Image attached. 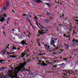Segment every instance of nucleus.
<instances>
[{
	"label": "nucleus",
	"instance_id": "nucleus-1",
	"mask_svg": "<svg viewBox=\"0 0 78 78\" xmlns=\"http://www.w3.org/2000/svg\"><path fill=\"white\" fill-rule=\"evenodd\" d=\"M40 28L41 29V31L40 30L39 31V34L37 35L38 36V37L39 36V35H40V34H41V35H43V34H44V33H46L44 31H48V30H47V29L45 27L41 26Z\"/></svg>",
	"mask_w": 78,
	"mask_h": 78
},
{
	"label": "nucleus",
	"instance_id": "nucleus-2",
	"mask_svg": "<svg viewBox=\"0 0 78 78\" xmlns=\"http://www.w3.org/2000/svg\"><path fill=\"white\" fill-rule=\"evenodd\" d=\"M9 75H11V76H12V78H15L16 76H17V71H14L13 72L12 71H10L9 72Z\"/></svg>",
	"mask_w": 78,
	"mask_h": 78
},
{
	"label": "nucleus",
	"instance_id": "nucleus-3",
	"mask_svg": "<svg viewBox=\"0 0 78 78\" xmlns=\"http://www.w3.org/2000/svg\"><path fill=\"white\" fill-rule=\"evenodd\" d=\"M51 40L50 44L51 45H55V43H56V39L54 37L51 38Z\"/></svg>",
	"mask_w": 78,
	"mask_h": 78
},
{
	"label": "nucleus",
	"instance_id": "nucleus-4",
	"mask_svg": "<svg viewBox=\"0 0 78 78\" xmlns=\"http://www.w3.org/2000/svg\"><path fill=\"white\" fill-rule=\"evenodd\" d=\"M4 15H0V21L2 22H3V21L5 20V18H4Z\"/></svg>",
	"mask_w": 78,
	"mask_h": 78
},
{
	"label": "nucleus",
	"instance_id": "nucleus-5",
	"mask_svg": "<svg viewBox=\"0 0 78 78\" xmlns=\"http://www.w3.org/2000/svg\"><path fill=\"white\" fill-rule=\"evenodd\" d=\"M39 62H41V65H42L43 66H47V64H46V63H45V62H42L40 61Z\"/></svg>",
	"mask_w": 78,
	"mask_h": 78
},
{
	"label": "nucleus",
	"instance_id": "nucleus-6",
	"mask_svg": "<svg viewBox=\"0 0 78 78\" xmlns=\"http://www.w3.org/2000/svg\"><path fill=\"white\" fill-rule=\"evenodd\" d=\"M33 1H34V2H36V3H42V1L41 0H32Z\"/></svg>",
	"mask_w": 78,
	"mask_h": 78
},
{
	"label": "nucleus",
	"instance_id": "nucleus-7",
	"mask_svg": "<svg viewBox=\"0 0 78 78\" xmlns=\"http://www.w3.org/2000/svg\"><path fill=\"white\" fill-rule=\"evenodd\" d=\"M25 56V53H24V52H23L21 54V55L20 56V57H21V58H23L24 56Z\"/></svg>",
	"mask_w": 78,
	"mask_h": 78
},
{
	"label": "nucleus",
	"instance_id": "nucleus-8",
	"mask_svg": "<svg viewBox=\"0 0 78 78\" xmlns=\"http://www.w3.org/2000/svg\"><path fill=\"white\" fill-rule=\"evenodd\" d=\"M44 13L46 15H47V16H49V15H50V13L47 11H45Z\"/></svg>",
	"mask_w": 78,
	"mask_h": 78
},
{
	"label": "nucleus",
	"instance_id": "nucleus-9",
	"mask_svg": "<svg viewBox=\"0 0 78 78\" xmlns=\"http://www.w3.org/2000/svg\"><path fill=\"white\" fill-rule=\"evenodd\" d=\"M20 70H22V72H23V71H25L26 70H27V69L24 68H20Z\"/></svg>",
	"mask_w": 78,
	"mask_h": 78
},
{
	"label": "nucleus",
	"instance_id": "nucleus-10",
	"mask_svg": "<svg viewBox=\"0 0 78 78\" xmlns=\"http://www.w3.org/2000/svg\"><path fill=\"white\" fill-rule=\"evenodd\" d=\"M5 69H6V68H4V67H1L0 69V71H3V70H5Z\"/></svg>",
	"mask_w": 78,
	"mask_h": 78
},
{
	"label": "nucleus",
	"instance_id": "nucleus-11",
	"mask_svg": "<svg viewBox=\"0 0 78 78\" xmlns=\"http://www.w3.org/2000/svg\"><path fill=\"white\" fill-rule=\"evenodd\" d=\"M44 22H45L46 23H50V20H45Z\"/></svg>",
	"mask_w": 78,
	"mask_h": 78
},
{
	"label": "nucleus",
	"instance_id": "nucleus-12",
	"mask_svg": "<svg viewBox=\"0 0 78 78\" xmlns=\"http://www.w3.org/2000/svg\"><path fill=\"white\" fill-rule=\"evenodd\" d=\"M73 43H74V44H76V42H78V41L74 39L72 40Z\"/></svg>",
	"mask_w": 78,
	"mask_h": 78
},
{
	"label": "nucleus",
	"instance_id": "nucleus-13",
	"mask_svg": "<svg viewBox=\"0 0 78 78\" xmlns=\"http://www.w3.org/2000/svg\"><path fill=\"white\" fill-rule=\"evenodd\" d=\"M25 43H26V42L25 41V40H23L21 41V44L23 45H24V44H25Z\"/></svg>",
	"mask_w": 78,
	"mask_h": 78
},
{
	"label": "nucleus",
	"instance_id": "nucleus-14",
	"mask_svg": "<svg viewBox=\"0 0 78 78\" xmlns=\"http://www.w3.org/2000/svg\"><path fill=\"white\" fill-rule=\"evenodd\" d=\"M10 57H11V58H16V56H17L16 55H9Z\"/></svg>",
	"mask_w": 78,
	"mask_h": 78
},
{
	"label": "nucleus",
	"instance_id": "nucleus-15",
	"mask_svg": "<svg viewBox=\"0 0 78 78\" xmlns=\"http://www.w3.org/2000/svg\"><path fill=\"white\" fill-rule=\"evenodd\" d=\"M5 5H6V6L7 7H8V6H9V3H8V2H6V3L5 4Z\"/></svg>",
	"mask_w": 78,
	"mask_h": 78
},
{
	"label": "nucleus",
	"instance_id": "nucleus-16",
	"mask_svg": "<svg viewBox=\"0 0 78 78\" xmlns=\"http://www.w3.org/2000/svg\"><path fill=\"white\" fill-rule=\"evenodd\" d=\"M3 8L4 10H7L8 9V7H3Z\"/></svg>",
	"mask_w": 78,
	"mask_h": 78
},
{
	"label": "nucleus",
	"instance_id": "nucleus-17",
	"mask_svg": "<svg viewBox=\"0 0 78 78\" xmlns=\"http://www.w3.org/2000/svg\"><path fill=\"white\" fill-rule=\"evenodd\" d=\"M25 65L24 64H22L21 65V67L20 68H23L24 67H25Z\"/></svg>",
	"mask_w": 78,
	"mask_h": 78
},
{
	"label": "nucleus",
	"instance_id": "nucleus-18",
	"mask_svg": "<svg viewBox=\"0 0 78 78\" xmlns=\"http://www.w3.org/2000/svg\"><path fill=\"white\" fill-rule=\"evenodd\" d=\"M47 50L48 51V52H49V53H50V52H51V50H50V49H47Z\"/></svg>",
	"mask_w": 78,
	"mask_h": 78
},
{
	"label": "nucleus",
	"instance_id": "nucleus-19",
	"mask_svg": "<svg viewBox=\"0 0 78 78\" xmlns=\"http://www.w3.org/2000/svg\"><path fill=\"white\" fill-rule=\"evenodd\" d=\"M53 68H56L57 67V65H55L54 66H53Z\"/></svg>",
	"mask_w": 78,
	"mask_h": 78
},
{
	"label": "nucleus",
	"instance_id": "nucleus-20",
	"mask_svg": "<svg viewBox=\"0 0 78 78\" xmlns=\"http://www.w3.org/2000/svg\"><path fill=\"white\" fill-rule=\"evenodd\" d=\"M24 59H26V61H27V58H28V57L27 56H25L23 58Z\"/></svg>",
	"mask_w": 78,
	"mask_h": 78
},
{
	"label": "nucleus",
	"instance_id": "nucleus-21",
	"mask_svg": "<svg viewBox=\"0 0 78 78\" xmlns=\"http://www.w3.org/2000/svg\"><path fill=\"white\" fill-rule=\"evenodd\" d=\"M65 46H66V48H67V49H68V47H69V45L65 44Z\"/></svg>",
	"mask_w": 78,
	"mask_h": 78
},
{
	"label": "nucleus",
	"instance_id": "nucleus-22",
	"mask_svg": "<svg viewBox=\"0 0 78 78\" xmlns=\"http://www.w3.org/2000/svg\"><path fill=\"white\" fill-rule=\"evenodd\" d=\"M52 36H53V34H51V35H49V37L50 38H51L52 37Z\"/></svg>",
	"mask_w": 78,
	"mask_h": 78
},
{
	"label": "nucleus",
	"instance_id": "nucleus-23",
	"mask_svg": "<svg viewBox=\"0 0 78 78\" xmlns=\"http://www.w3.org/2000/svg\"><path fill=\"white\" fill-rule=\"evenodd\" d=\"M3 60H0V62L2 63V64H3Z\"/></svg>",
	"mask_w": 78,
	"mask_h": 78
},
{
	"label": "nucleus",
	"instance_id": "nucleus-24",
	"mask_svg": "<svg viewBox=\"0 0 78 78\" xmlns=\"http://www.w3.org/2000/svg\"><path fill=\"white\" fill-rule=\"evenodd\" d=\"M63 27L64 28V29L65 30H66V28H67V27L66 26H63Z\"/></svg>",
	"mask_w": 78,
	"mask_h": 78
},
{
	"label": "nucleus",
	"instance_id": "nucleus-25",
	"mask_svg": "<svg viewBox=\"0 0 78 78\" xmlns=\"http://www.w3.org/2000/svg\"><path fill=\"white\" fill-rule=\"evenodd\" d=\"M7 75H6L5 76H4L3 77V78H7Z\"/></svg>",
	"mask_w": 78,
	"mask_h": 78
},
{
	"label": "nucleus",
	"instance_id": "nucleus-26",
	"mask_svg": "<svg viewBox=\"0 0 78 78\" xmlns=\"http://www.w3.org/2000/svg\"><path fill=\"white\" fill-rule=\"evenodd\" d=\"M66 73V76H67V75H68L67 74H68V72H67V71H66V73Z\"/></svg>",
	"mask_w": 78,
	"mask_h": 78
},
{
	"label": "nucleus",
	"instance_id": "nucleus-27",
	"mask_svg": "<svg viewBox=\"0 0 78 78\" xmlns=\"http://www.w3.org/2000/svg\"><path fill=\"white\" fill-rule=\"evenodd\" d=\"M23 17H24V18H26V16H25L24 15V14H23Z\"/></svg>",
	"mask_w": 78,
	"mask_h": 78
},
{
	"label": "nucleus",
	"instance_id": "nucleus-28",
	"mask_svg": "<svg viewBox=\"0 0 78 78\" xmlns=\"http://www.w3.org/2000/svg\"><path fill=\"white\" fill-rule=\"evenodd\" d=\"M24 65H27V63L26 62H25V61H24Z\"/></svg>",
	"mask_w": 78,
	"mask_h": 78
},
{
	"label": "nucleus",
	"instance_id": "nucleus-29",
	"mask_svg": "<svg viewBox=\"0 0 78 78\" xmlns=\"http://www.w3.org/2000/svg\"><path fill=\"white\" fill-rule=\"evenodd\" d=\"M1 75H0V77L1 76ZM4 76V75H2V76H1V78H3V77Z\"/></svg>",
	"mask_w": 78,
	"mask_h": 78
},
{
	"label": "nucleus",
	"instance_id": "nucleus-30",
	"mask_svg": "<svg viewBox=\"0 0 78 78\" xmlns=\"http://www.w3.org/2000/svg\"><path fill=\"white\" fill-rule=\"evenodd\" d=\"M30 56V55L27 54V56H26L28 58V57H29Z\"/></svg>",
	"mask_w": 78,
	"mask_h": 78
},
{
	"label": "nucleus",
	"instance_id": "nucleus-31",
	"mask_svg": "<svg viewBox=\"0 0 78 78\" xmlns=\"http://www.w3.org/2000/svg\"><path fill=\"white\" fill-rule=\"evenodd\" d=\"M44 59L45 60H47V57H44Z\"/></svg>",
	"mask_w": 78,
	"mask_h": 78
},
{
	"label": "nucleus",
	"instance_id": "nucleus-32",
	"mask_svg": "<svg viewBox=\"0 0 78 78\" xmlns=\"http://www.w3.org/2000/svg\"><path fill=\"white\" fill-rule=\"evenodd\" d=\"M3 51H4V52H7V51L5 49Z\"/></svg>",
	"mask_w": 78,
	"mask_h": 78
},
{
	"label": "nucleus",
	"instance_id": "nucleus-33",
	"mask_svg": "<svg viewBox=\"0 0 78 78\" xmlns=\"http://www.w3.org/2000/svg\"><path fill=\"white\" fill-rule=\"evenodd\" d=\"M51 6V4L50 3H49L48 4V6L49 7H50Z\"/></svg>",
	"mask_w": 78,
	"mask_h": 78
},
{
	"label": "nucleus",
	"instance_id": "nucleus-34",
	"mask_svg": "<svg viewBox=\"0 0 78 78\" xmlns=\"http://www.w3.org/2000/svg\"><path fill=\"white\" fill-rule=\"evenodd\" d=\"M36 24L38 26V27H39V25H38V24L37 23H36Z\"/></svg>",
	"mask_w": 78,
	"mask_h": 78
},
{
	"label": "nucleus",
	"instance_id": "nucleus-35",
	"mask_svg": "<svg viewBox=\"0 0 78 78\" xmlns=\"http://www.w3.org/2000/svg\"><path fill=\"white\" fill-rule=\"evenodd\" d=\"M30 16V14L29 13L27 14V16Z\"/></svg>",
	"mask_w": 78,
	"mask_h": 78
},
{
	"label": "nucleus",
	"instance_id": "nucleus-36",
	"mask_svg": "<svg viewBox=\"0 0 78 78\" xmlns=\"http://www.w3.org/2000/svg\"><path fill=\"white\" fill-rule=\"evenodd\" d=\"M50 48V46L48 45L47 47V48Z\"/></svg>",
	"mask_w": 78,
	"mask_h": 78
},
{
	"label": "nucleus",
	"instance_id": "nucleus-37",
	"mask_svg": "<svg viewBox=\"0 0 78 78\" xmlns=\"http://www.w3.org/2000/svg\"><path fill=\"white\" fill-rule=\"evenodd\" d=\"M45 62H46V64H48V61H46Z\"/></svg>",
	"mask_w": 78,
	"mask_h": 78
},
{
	"label": "nucleus",
	"instance_id": "nucleus-38",
	"mask_svg": "<svg viewBox=\"0 0 78 78\" xmlns=\"http://www.w3.org/2000/svg\"><path fill=\"white\" fill-rule=\"evenodd\" d=\"M50 19H51V20H52V17H51V16H50L49 17Z\"/></svg>",
	"mask_w": 78,
	"mask_h": 78
},
{
	"label": "nucleus",
	"instance_id": "nucleus-39",
	"mask_svg": "<svg viewBox=\"0 0 78 78\" xmlns=\"http://www.w3.org/2000/svg\"><path fill=\"white\" fill-rule=\"evenodd\" d=\"M16 48H13V50H16Z\"/></svg>",
	"mask_w": 78,
	"mask_h": 78
},
{
	"label": "nucleus",
	"instance_id": "nucleus-40",
	"mask_svg": "<svg viewBox=\"0 0 78 78\" xmlns=\"http://www.w3.org/2000/svg\"><path fill=\"white\" fill-rule=\"evenodd\" d=\"M48 45H47V44H46V45H45V47H48Z\"/></svg>",
	"mask_w": 78,
	"mask_h": 78
},
{
	"label": "nucleus",
	"instance_id": "nucleus-41",
	"mask_svg": "<svg viewBox=\"0 0 78 78\" xmlns=\"http://www.w3.org/2000/svg\"><path fill=\"white\" fill-rule=\"evenodd\" d=\"M59 65H60V66H61V65H64V63H62L61 64H59Z\"/></svg>",
	"mask_w": 78,
	"mask_h": 78
},
{
	"label": "nucleus",
	"instance_id": "nucleus-42",
	"mask_svg": "<svg viewBox=\"0 0 78 78\" xmlns=\"http://www.w3.org/2000/svg\"><path fill=\"white\" fill-rule=\"evenodd\" d=\"M10 19H11L10 18H7V19H8V20H10Z\"/></svg>",
	"mask_w": 78,
	"mask_h": 78
},
{
	"label": "nucleus",
	"instance_id": "nucleus-43",
	"mask_svg": "<svg viewBox=\"0 0 78 78\" xmlns=\"http://www.w3.org/2000/svg\"><path fill=\"white\" fill-rule=\"evenodd\" d=\"M69 31H71V30H72V29H69Z\"/></svg>",
	"mask_w": 78,
	"mask_h": 78
},
{
	"label": "nucleus",
	"instance_id": "nucleus-44",
	"mask_svg": "<svg viewBox=\"0 0 78 78\" xmlns=\"http://www.w3.org/2000/svg\"><path fill=\"white\" fill-rule=\"evenodd\" d=\"M23 59L24 61H25L26 60V59L25 58H23Z\"/></svg>",
	"mask_w": 78,
	"mask_h": 78
},
{
	"label": "nucleus",
	"instance_id": "nucleus-45",
	"mask_svg": "<svg viewBox=\"0 0 78 78\" xmlns=\"http://www.w3.org/2000/svg\"><path fill=\"white\" fill-rule=\"evenodd\" d=\"M53 54V55H56V53H55V52H54Z\"/></svg>",
	"mask_w": 78,
	"mask_h": 78
},
{
	"label": "nucleus",
	"instance_id": "nucleus-46",
	"mask_svg": "<svg viewBox=\"0 0 78 78\" xmlns=\"http://www.w3.org/2000/svg\"><path fill=\"white\" fill-rule=\"evenodd\" d=\"M72 74L71 73H70V72L69 73V75H72Z\"/></svg>",
	"mask_w": 78,
	"mask_h": 78
},
{
	"label": "nucleus",
	"instance_id": "nucleus-47",
	"mask_svg": "<svg viewBox=\"0 0 78 78\" xmlns=\"http://www.w3.org/2000/svg\"><path fill=\"white\" fill-rule=\"evenodd\" d=\"M7 54H11V53L10 52H7Z\"/></svg>",
	"mask_w": 78,
	"mask_h": 78
},
{
	"label": "nucleus",
	"instance_id": "nucleus-48",
	"mask_svg": "<svg viewBox=\"0 0 78 78\" xmlns=\"http://www.w3.org/2000/svg\"><path fill=\"white\" fill-rule=\"evenodd\" d=\"M78 72V70H75V72Z\"/></svg>",
	"mask_w": 78,
	"mask_h": 78
},
{
	"label": "nucleus",
	"instance_id": "nucleus-49",
	"mask_svg": "<svg viewBox=\"0 0 78 78\" xmlns=\"http://www.w3.org/2000/svg\"><path fill=\"white\" fill-rule=\"evenodd\" d=\"M71 73H73V71H72V70H71Z\"/></svg>",
	"mask_w": 78,
	"mask_h": 78
},
{
	"label": "nucleus",
	"instance_id": "nucleus-50",
	"mask_svg": "<svg viewBox=\"0 0 78 78\" xmlns=\"http://www.w3.org/2000/svg\"><path fill=\"white\" fill-rule=\"evenodd\" d=\"M17 49L18 50H19L20 49V47H19Z\"/></svg>",
	"mask_w": 78,
	"mask_h": 78
},
{
	"label": "nucleus",
	"instance_id": "nucleus-51",
	"mask_svg": "<svg viewBox=\"0 0 78 78\" xmlns=\"http://www.w3.org/2000/svg\"><path fill=\"white\" fill-rule=\"evenodd\" d=\"M63 75H65V76H66V73H65L64 74H63Z\"/></svg>",
	"mask_w": 78,
	"mask_h": 78
},
{
	"label": "nucleus",
	"instance_id": "nucleus-52",
	"mask_svg": "<svg viewBox=\"0 0 78 78\" xmlns=\"http://www.w3.org/2000/svg\"><path fill=\"white\" fill-rule=\"evenodd\" d=\"M57 61H55V60H54V62H57Z\"/></svg>",
	"mask_w": 78,
	"mask_h": 78
},
{
	"label": "nucleus",
	"instance_id": "nucleus-53",
	"mask_svg": "<svg viewBox=\"0 0 78 78\" xmlns=\"http://www.w3.org/2000/svg\"><path fill=\"white\" fill-rule=\"evenodd\" d=\"M58 47H57L56 49V50H58Z\"/></svg>",
	"mask_w": 78,
	"mask_h": 78
},
{
	"label": "nucleus",
	"instance_id": "nucleus-54",
	"mask_svg": "<svg viewBox=\"0 0 78 78\" xmlns=\"http://www.w3.org/2000/svg\"><path fill=\"white\" fill-rule=\"evenodd\" d=\"M2 54H3H3H5V55H6V54H5V53H4V52H3V53H2Z\"/></svg>",
	"mask_w": 78,
	"mask_h": 78
},
{
	"label": "nucleus",
	"instance_id": "nucleus-55",
	"mask_svg": "<svg viewBox=\"0 0 78 78\" xmlns=\"http://www.w3.org/2000/svg\"><path fill=\"white\" fill-rule=\"evenodd\" d=\"M4 16H5V17H6V15L5 14V15H4Z\"/></svg>",
	"mask_w": 78,
	"mask_h": 78
},
{
	"label": "nucleus",
	"instance_id": "nucleus-56",
	"mask_svg": "<svg viewBox=\"0 0 78 78\" xmlns=\"http://www.w3.org/2000/svg\"><path fill=\"white\" fill-rule=\"evenodd\" d=\"M63 35H64V36L65 37L66 36V34H64Z\"/></svg>",
	"mask_w": 78,
	"mask_h": 78
},
{
	"label": "nucleus",
	"instance_id": "nucleus-57",
	"mask_svg": "<svg viewBox=\"0 0 78 78\" xmlns=\"http://www.w3.org/2000/svg\"><path fill=\"white\" fill-rule=\"evenodd\" d=\"M46 5H48V3H46Z\"/></svg>",
	"mask_w": 78,
	"mask_h": 78
},
{
	"label": "nucleus",
	"instance_id": "nucleus-58",
	"mask_svg": "<svg viewBox=\"0 0 78 78\" xmlns=\"http://www.w3.org/2000/svg\"><path fill=\"white\" fill-rule=\"evenodd\" d=\"M76 22H78V20H76Z\"/></svg>",
	"mask_w": 78,
	"mask_h": 78
},
{
	"label": "nucleus",
	"instance_id": "nucleus-59",
	"mask_svg": "<svg viewBox=\"0 0 78 78\" xmlns=\"http://www.w3.org/2000/svg\"><path fill=\"white\" fill-rule=\"evenodd\" d=\"M15 78H19L17 77V76H15Z\"/></svg>",
	"mask_w": 78,
	"mask_h": 78
},
{
	"label": "nucleus",
	"instance_id": "nucleus-60",
	"mask_svg": "<svg viewBox=\"0 0 78 78\" xmlns=\"http://www.w3.org/2000/svg\"><path fill=\"white\" fill-rule=\"evenodd\" d=\"M69 36H67L66 37H69Z\"/></svg>",
	"mask_w": 78,
	"mask_h": 78
},
{
	"label": "nucleus",
	"instance_id": "nucleus-61",
	"mask_svg": "<svg viewBox=\"0 0 78 78\" xmlns=\"http://www.w3.org/2000/svg\"><path fill=\"white\" fill-rule=\"evenodd\" d=\"M53 46L55 47H56V46H55V45H53Z\"/></svg>",
	"mask_w": 78,
	"mask_h": 78
},
{
	"label": "nucleus",
	"instance_id": "nucleus-62",
	"mask_svg": "<svg viewBox=\"0 0 78 78\" xmlns=\"http://www.w3.org/2000/svg\"><path fill=\"white\" fill-rule=\"evenodd\" d=\"M25 45H27V44L26 43H25V44H24Z\"/></svg>",
	"mask_w": 78,
	"mask_h": 78
},
{
	"label": "nucleus",
	"instance_id": "nucleus-63",
	"mask_svg": "<svg viewBox=\"0 0 78 78\" xmlns=\"http://www.w3.org/2000/svg\"><path fill=\"white\" fill-rule=\"evenodd\" d=\"M64 59H65V60L66 61V60H67V59H66V58H64Z\"/></svg>",
	"mask_w": 78,
	"mask_h": 78
},
{
	"label": "nucleus",
	"instance_id": "nucleus-64",
	"mask_svg": "<svg viewBox=\"0 0 78 78\" xmlns=\"http://www.w3.org/2000/svg\"><path fill=\"white\" fill-rule=\"evenodd\" d=\"M3 34H5V32H3Z\"/></svg>",
	"mask_w": 78,
	"mask_h": 78
}]
</instances>
